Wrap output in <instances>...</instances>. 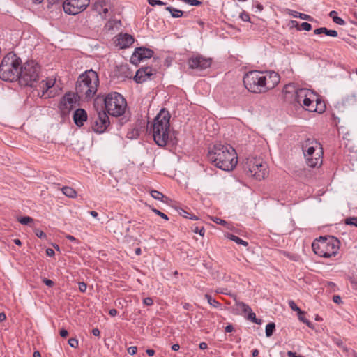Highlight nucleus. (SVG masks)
Returning a JSON list of instances; mask_svg holds the SVG:
<instances>
[{
  "label": "nucleus",
  "mask_w": 357,
  "mask_h": 357,
  "mask_svg": "<svg viewBox=\"0 0 357 357\" xmlns=\"http://www.w3.org/2000/svg\"><path fill=\"white\" fill-rule=\"evenodd\" d=\"M183 2L190 6H201L202 2L199 0H181Z\"/></svg>",
  "instance_id": "obj_36"
},
{
  "label": "nucleus",
  "mask_w": 357,
  "mask_h": 357,
  "mask_svg": "<svg viewBox=\"0 0 357 357\" xmlns=\"http://www.w3.org/2000/svg\"><path fill=\"white\" fill-rule=\"evenodd\" d=\"M333 22L339 25H344L345 24V22L343 19H342L340 17L336 16L335 17H333Z\"/></svg>",
  "instance_id": "obj_47"
},
{
  "label": "nucleus",
  "mask_w": 357,
  "mask_h": 357,
  "mask_svg": "<svg viewBox=\"0 0 357 357\" xmlns=\"http://www.w3.org/2000/svg\"><path fill=\"white\" fill-rule=\"evenodd\" d=\"M153 51L146 47L136 48L130 58V61L133 64L137 65L140 61L149 59L153 56Z\"/></svg>",
  "instance_id": "obj_17"
},
{
  "label": "nucleus",
  "mask_w": 357,
  "mask_h": 357,
  "mask_svg": "<svg viewBox=\"0 0 357 357\" xmlns=\"http://www.w3.org/2000/svg\"><path fill=\"white\" fill-rule=\"evenodd\" d=\"M240 18L244 21V22H250V15L249 14L245 12V11H243L241 14H240Z\"/></svg>",
  "instance_id": "obj_41"
},
{
  "label": "nucleus",
  "mask_w": 357,
  "mask_h": 357,
  "mask_svg": "<svg viewBox=\"0 0 357 357\" xmlns=\"http://www.w3.org/2000/svg\"><path fill=\"white\" fill-rule=\"evenodd\" d=\"M18 221L22 225H26L29 224L30 222H33V219L31 217L24 216V217H22V218H19Z\"/></svg>",
  "instance_id": "obj_35"
},
{
  "label": "nucleus",
  "mask_w": 357,
  "mask_h": 357,
  "mask_svg": "<svg viewBox=\"0 0 357 357\" xmlns=\"http://www.w3.org/2000/svg\"><path fill=\"white\" fill-rule=\"evenodd\" d=\"M289 305L293 311H296L298 314H305V312L301 311V310L296 305L294 301H289Z\"/></svg>",
  "instance_id": "obj_33"
},
{
  "label": "nucleus",
  "mask_w": 357,
  "mask_h": 357,
  "mask_svg": "<svg viewBox=\"0 0 357 357\" xmlns=\"http://www.w3.org/2000/svg\"><path fill=\"white\" fill-rule=\"evenodd\" d=\"M236 305L242 310L243 312L248 314L247 319L258 325L261 324L262 320L256 317L255 313L252 312V309L248 305L239 301L236 303Z\"/></svg>",
  "instance_id": "obj_20"
},
{
  "label": "nucleus",
  "mask_w": 357,
  "mask_h": 357,
  "mask_svg": "<svg viewBox=\"0 0 357 357\" xmlns=\"http://www.w3.org/2000/svg\"><path fill=\"white\" fill-rule=\"evenodd\" d=\"M77 98L73 93H66L61 99L59 109L62 116H66L76 107Z\"/></svg>",
  "instance_id": "obj_13"
},
{
  "label": "nucleus",
  "mask_w": 357,
  "mask_h": 357,
  "mask_svg": "<svg viewBox=\"0 0 357 357\" xmlns=\"http://www.w3.org/2000/svg\"><path fill=\"white\" fill-rule=\"evenodd\" d=\"M215 223L217 224H219V225H224L226 224V222L224 220H222L219 218H215L213 220Z\"/></svg>",
  "instance_id": "obj_52"
},
{
  "label": "nucleus",
  "mask_w": 357,
  "mask_h": 357,
  "mask_svg": "<svg viewBox=\"0 0 357 357\" xmlns=\"http://www.w3.org/2000/svg\"><path fill=\"white\" fill-rule=\"evenodd\" d=\"M166 10L171 13V15L173 17H175V18L181 17L183 14V12L182 10H178V9L175 8L172 6L167 7Z\"/></svg>",
  "instance_id": "obj_25"
},
{
  "label": "nucleus",
  "mask_w": 357,
  "mask_h": 357,
  "mask_svg": "<svg viewBox=\"0 0 357 357\" xmlns=\"http://www.w3.org/2000/svg\"><path fill=\"white\" fill-rule=\"evenodd\" d=\"M87 286L86 284L82 282H79V289L81 292H85L86 290Z\"/></svg>",
  "instance_id": "obj_50"
},
{
  "label": "nucleus",
  "mask_w": 357,
  "mask_h": 357,
  "mask_svg": "<svg viewBox=\"0 0 357 357\" xmlns=\"http://www.w3.org/2000/svg\"><path fill=\"white\" fill-rule=\"evenodd\" d=\"M287 355L288 357H302L301 356H297L296 354V353L291 351H289L287 353Z\"/></svg>",
  "instance_id": "obj_57"
},
{
  "label": "nucleus",
  "mask_w": 357,
  "mask_h": 357,
  "mask_svg": "<svg viewBox=\"0 0 357 357\" xmlns=\"http://www.w3.org/2000/svg\"><path fill=\"white\" fill-rule=\"evenodd\" d=\"M275 329V323L271 322V323L268 324L266 326V331H265L266 337H271L273 335Z\"/></svg>",
  "instance_id": "obj_28"
},
{
  "label": "nucleus",
  "mask_w": 357,
  "mask_h": 357,
  "mask_svg": "<svg viewBox=\"0 0 357 357\" xmlns=\"http://www.w3.org/2000/svg\"><path fill=\"white\" fill-rule=\"evenodd\" d=\"M328 29L326 28V27H320V28H318L317 29H315L314 31V33L316 34V35H319V34H322V33H324L327 36V31H328Z\"/></svg>",
  "instance_id": "obj_39"
},
{
  "label": "nucleus",
  "mask_w": 357,
  "mask_h": 357,
  "mask_svg": "<svg viewBox=\"0 0 357 357\" xmlns=\"http://www.w3.org/2000/svg\"><path fill=\"white\" fill-rule=\"evenodd\" d=\"M178 213L185 217V218H190V219H193V220H197V217L196 215H192L190 214V213H188L187 211L183 209V208H181L179 211H178Z\"/></svg>",
  "instance_id": "obj_30"
},
{
  "label": "nucleus",
  "mask_w": 357,
  "mask_h": 357,
  "mask_svg": "<svg viewBox=\"0 0 357 357\" xmlns=\"http://www.w3.org/2000/svg\"><path fill=\"white\" fill-rule=\"evenodd\" d=\"M301 27L302 29L309 31L312 29V25L308 22H303L301 24Z\"/></svg>",
  "instance_id": "obj_44"
},
{
  "label": "nucleus",
  "mask_w": 357,
  "mask_h": 357,
  "mask_svg": "<svg viewBox=\"0 0 357 357\" xmlns=\"http://www.w3.org/2000/svg\"><path fill=\"white\" fill-rule=\"evenodd\" d=\"M180 349V346L178 344H174L172 346V349L173 351H178Z\"/></svg>",
  "instance_id": "obj_63"
},
{
  "label": "nucleus",
  "mask_w": 357,
  "mask_h": 357,
  "mask_svg": "<svg viewBox=\"0 0 357 357\" xmlns=\"http://www.w3.org/2000/svg\"><path fill=\"white\" fill-rule=\"evenodd\" d=\"M246 169L252 176L258 180L264 179L268 174L267 165L260 159L250 158L246 162Z\"/></svg>",
  "instance_id": "obj_11"
},
{
  "label": "nucleus",
  "mask_w": 357,
  "mask_h": 357,
  "mask_svg": "<svg viewBox=\"0 0 357 357\" xmlns=\"http://www.w3.org/2000/svg\"><path fill=\"white\" fill-rule=\"evenodd\" d=\"M43 282L45 285H47V286H48V287H53V286H54V282L52 280H50V279H47V278H43Z\"/></svg>",
  "instance_id": "obj_48"
},
{
  "label": "nucleus",
  "mask_w": 357,
  "mask_h": 357,
  "mask_svg": "<svg viewBox=\"0 0 357 357\" xmlns=\"http://www.w3.org/2000/svg\"><path fill=\"white\" fill-rule=\"evenodd\" d=\"M21 65L22 61L16 54H8L3 58L0 65V78L8 82L18 80Z\"/></svg>",
  "instance_id": "obj_5"
},
{
  "label": "nucleus",
  "mask_w": 357,
  "mask_h": 357,
  "mask_svg": "<svg viewBox=\"0 0 357 357\" xmlns=\"http://www.w3.org/2000/svg\"><path fill=\"white\" fill-rule=\"evenodd\" d=\"M192 231H193V232H195L196 234H199L202 236H204V234H205V229L203 227H195L192 229Z\"/></svg>",
  "instance_id": "obj_40"
},
{
  "label": "nucleus",
  "mask_w": 357,
  "mask_h": 357,
  "mask_svg": "<svg viewBox=\"0 0 357 357\" xmlns=\"http://www.w3.org/2000/svg\"><path fill=\"white\" fill-rule=\"evenodd\" d=\"M99 86L98 73L93 70H86L80 75L76 83V93L79 98L91 99L96 93Z\"/></svg>",
  "instance_id": "obj_4"
},
{
  "label": "nucleus",
  "mask_w": 357,
  "mask_h": 357,
  "mask_svg": "<svg viewBox=\"0 0 357 357\" xmlns=\"http://www.w3.org/2000/svg\"><path fill=\"white\" fill-rule=\"evenodd\" d=\"M333 301L334 303H337V304H339L342 302L341 298L338 295H334L333 296Z\"/></svg>",
  "instance_id": "obj_54"
},
{
  "label": "nucleus",
  "mask_w": 357,
  "mask_h": 357,
  "mask_svg": "<svg viewBox=\"0 0 357 357\" xmlns=\"http://www.w3.org/2000/svg\"><path fill=\"white\" fill-rule=\"evenodd\" d=\"M107 4L106 1L105 0H101V1H98L96 3V8L98 9L99 7H100L102 10V13L103 14H107L108 13V8H104V6H105Z\"/></svg>",
  "instance_id": "obj_31"
},
{
  "label": "nucleus",
  "mask_w": 357,
  "mask_h": 357,
  "mask_svg": "<svg viewBox=\"0 0 357 357\" xmlns=\"http://www.w3.org/2000/svg\"><path fill=\"white\" fill-rule=\"evenodd\" d=\"M46 254L49 257H52L55 255V252L52 248H47L46 250Z\"/></svg>",
  "instance_id": "obj_55"
},
{
  "label": "nucleus",
  "mask_w": 357,
  "mask_h": 357,
  "mask_svg": "<svg viewBox=\"0 0 357 357\" xmlns=\"http://www.w3.org/2000/svg\"><path fill=\"white\" fill-rule=\"evenodd\" d=\"M62 192L66 196L70 198H74L77 196V192L71 187H63Z\"/></svg>",
  "instance_id": "obj_24"
},
{
  "label": "nucleus",
  "mask_w": 357,
  "mask_h": 357,
  "mask_svg": "<svg viewBox=\"0 0 357 357\" xmlns=\"http://www.w3.org/2000/svg\"><path fill=\"white\" fill-rule=\"evenodd\" d=\"M55 84V79L47 78L45 80H42L38 84V89H36L37 96L40 98H48L53 97L54 94L52 91H49Z\"/></svg>",
  "instance_id": "obj_16"
},
{
  "label": "nucleus",
  "mask_w": 357,
  "mask_h": 357,
  "mask_svg": "<svg viewBox=\"0 0 357 357\" xmlns=\"http://www.w3.org/2000/svg\"><path fill=\"white\" fill-rule=\"evenodd\" d=\"M87 113L84 109H77L73 114V121L76 126L81 127L87 120Z\"/></svg>",
  "instance_id": "obj_22"
},
{
  "label": "nucleus",
  "mask_w": 357,
  "mask_h": 357,
  "mask_svg": "<svg viewBox=\"0 0 357 357\" xmlns=\"http://www.w3.org/2000/svg\"><path fill=\"white\" fill-rule=\"evenodd\" d=\"M205 298L207 300L208 303L213 307L215 308H219L221 306V304L215 298H213L211 295L205 294Z\"/></svg>",
  "instance_id": "obj_26"
},
{
  "label": "nucleus",
  "mask_w": 357,
  "mask_h": 357,
  "mask_svg": "<svg viewBox=\"0 0 357 357\" xmlns=\"http://www.w3.org/2000/svg\"><path fill=\"white\" fill-rule=\"evenodd\" d=\"M89 3L90 0H66L63 8L66 13L75 15L84 11Z\"/></svg>",
  "instance_id": "obj_12"
},
{
  "label": "nucleus",
  "mask_w": 357,
  "mask_h": 357,
  "mask_svg": "<svg viewBox=\"0 0 357 357\" xmlns=\"http://www.w3.org/2000/svg\"><path fill=\"white\" fill-rule=\"evenodd\" d=\"M229 238L234 242H236L237 244L242 245L243 246H248V243L245 241L241 239L237 236H235L234 234H229Z\"/></svg>",
  "instance_id": "obj_27"
},
{
  "label": "nucleus",
  "mask_w": 357,
  "mask_h": 357,
  "mask_svg": "<svg viewBox=\"0 0 357 357\" xmlns=\"http://www.w3.org/2000/svg\"><path fill=\"white\" fill-rule=\"evenodd\" d=\"M99 101L104 102L105 112L113 116H121L125 112L127 105L125 98L117 92H111L106 96H98L95 102L98 103Z\"/></svg>",
  "instance_id": "obj_6"
},
{
  "label": "nucleus",
  "mask_w": 357,
  "mask_h": 357,
  "mask_svg": "<svg viewBox=\"0 0 357 357\" xmlns=\"http://www.w3.org/2000/svg\"><path fill=\"white\" fill-rule=\"evenodd\" d=\"M315 94L312 92V96H307L304 100L303 102V105L306 107V109L310 112H318L319 113H322L324 111V105H321V101H319L318 99L316 100L317 103L314 106L313 104L314 99L315 98Z\"/></svg>",
  "instance_id": "obj_18"
},
{
  "label": "nucleus",
  "mask_w": 357,
  "mask_h": 357,
  "mask_svg": "<svg viewBox=\"0 0 357 357\" xmlns=\"http://www.w3.org/2000/svg\"><path fill=\"white\" fill-rule=\"evenodd\" d=\"M59 334L62 337H66L68 335V332L67 330L64 329V328H61L60 330V332H59Z\"/></svg>",
  "instance_id": "obj_53"
},
{
  "label": "nucleus",
  "mask_w": 357,
  "mask_h": 357,
  "mask_svg": "<svg viewBox=\"0 0 357 357\" xmlns=\"http://www.w3.org/2000/svg\"><path fill=\"white\" fill-rule=\"evenodd\" d=\"M153 75L152 68L149 66L142 67L137 70L134 77V80L137 83H143Z\"/></svg>",
  "instance_id": "obj_19"
},
{
  "label": "nucleus",
  "mask_w": 357,
  "mask_h": 357,
  "mask_svg": "<svg viewBox=\"0 0 357 357\" xmlns=\"http://www.w3.org/2000/svg\"><path fill=\"white\" fill-rule=\"evenodd\" d=\"M68 344L69 345L73 348H77L79 344L78 340L75 337L70 338L68 340Z\"/></svg>",
  "instance_id": "obj_37"
},
{
  "label": "nucleus",
  "mask_w": 357,
  "mask_h": 357,
  "mask_svg": "<svg viewBox=\"0 0 357 357\" xmlns=\"http://www.w3.org/2000/svg\"><path fill=\"white\" fill-rule=\"evenodd\" d=\"M110 122L107 113L105 110L100 111L98 112L97 117L92 125V129L97 133H102L106 130Z\"/></svg>",
  "instance_id": "obj_14"
},
{
  "label": "nucleus",
  "mask_w": 357,
  "mask_h": 357,
  "mask_svg": "<svg viewBox=\"0 0 357 357\" xmlns=\"http://www.w3.org/2000/svg\"><path fill=\"white\" fill-rule=\"evenodd\" d=\"M282 93L286 100L296 102L301 105L307 96H310L312 94L311 90L305 88L297 89L294 84L285 85Z\"/></svg>",
  "instance_id": "obj_10"
},
{
  "label": "nucleus",
  "mask_w": 357,
  "mask_h": 357,
  "mask_svg": "<svg viewBox=\"0 0 357 357\" xmlns=\"http://www.w3.org/2000/svg\"><path fill=\"white\" fill-rule=\"evenodd\" d=\"M298 319L300 321L305 323L309 328H313V324L304 317V314H298Z\"/></svg>",
  "instance_id": "obj_34"
},
{
  "label": "nucleus",
  "mask_w": 357,
  "mask_h": 357,
  "mask_svg": "<svg viewBox=\"0 0 357 357\" xmlns=\"http://www.w3.org/2000/svg\"><path fill=\"white\" fill-rule=\"evenodd\" d=\"M149 3L152 6H154L155 5H165V3L161 1L160 0H147Z\"/></svg>",
  "instance_id": "obj_45"
},
{
  "label": "nucleus",
  "mask_w": 357,
  "mask_h": 357,
  "mask_svg": "<svg viewBox=\"0 0 357 357\" xmlns=\"http://www.w3.org/2000/svg\"><path fill=\"white\" fill-rule=\"evenodd\" d=\"M143 303L144 305L151 306L153 304V301L151 298L147 297L144 298Z\"/></svg>",
  "instance_id": "obj_46"
},
{
  "label": "nucleus",
  "mask_w": 357,
  "mask_h": 357,
  "mask_svg": "<svg viewBox=\"0 0 357 357\" xmlns=\"http://www.w3.org/2000/svg\"><path fill=\"white\" fill-rule=\"evenodd\" d=\"M6 319V315L4 312L0 313V322H2Z\"/></svg>",
  "instance_id": "obj_62"
},
{
  "label": "nucleus",
  "mask_w": 357,
  "mask_h": 357,
  "mask_svg": "<svg viewBox=\"0 0 357 357\" xmlns=\"http://www.w3.org/2000/svg\"><path fill=\"white\" fill-rule=\"evenodd\" d=\"M302 150L307 165L315 167L321 164L320 144L314 139L308 138L302 143Z\"/></svg>",
  "instance_id": "obj_9"
},
{
  "label": "nucleus",
  "mask_w": 357,
  "mask_h": 357,
  "mask_svg": "<svg viewBox=\"0 0 357 357\" xmlns=\"http://www.w3.org/2000/svg\"><path fill=\"white\" fill-rule=\"evenodd\" d=\"M146 352L149 356H153L155 354V351L151 349H147Z\"/></svg>",
  "instance_id": "obj_61"
},
{
  "label": "nucleus",
  "mask_w": 357,
  "mask_h": 357,
  "mask_svg": "<svg viewBox=\"0 0 357 357\" xmlns=\"http://www.w3.org/2000/svg\"><path fill=\"white\" fill-rule=\"evenodd\" d=\"M280 82V76L275 71L252 70L243 77L245 87L250 92L261 93L273 89Z\"/></svg>",
  "instance_id": "obj_1"
},
{
  "label": "nucleus",
  "mask_w": 357,
  "mask_h": 357,
  "mask_svg": "<svg viewBox=\"0 0 357 357\" xmlns=\"http://www.w3.org/2000/svg\"><path fill=\"white\" fill-rule=\"evenodd\" d=\"M170 114L162 109L154 119L151 126V131L155 142L160 147H164L170 139Z\"/></svg>",
  "instance_id": "obj_3"
},
{
  "label": "nucleus",
  "mask_w": 357,
  "mask_h": 357,
  "mask_svg": "<svg viewBox=\"0 0 357 357\" xmlns=\"http://www.w3.org/2000/svg\"><path fill=\"white\" fill-rule=\"evenodd\" d=\"M208 160L224 171L232 170L237 164L235 149L229 144H215L207 154Z\"/></svg>",
  "instance_id": "obj_2"
},
{
  "label": "nucleus",
  "mask_w": 357,
  "mask_h": 357,
  "mask_svg": "<svg viewBox=\"0 0 357 357\" xmlns=\"http://www.w3.org/2000/svg\"><path fill=\"white\" fill-rule=\"evenodd\" d=\"M20 75L18 78L22 86L34 87L39 79L40 66L36 61L31 60L21 65Z\"/></svg>",
  "instance_id": "obj_8"
},
{
  "label": "nucleus",
  "mask_w": 357,
  "mask_h": 357,
  "mask_svg": "<svg viewBox=\"0 0 357 357\" xmlns=\"http://www.w3.org/2000/svg\"><path fill=\"white\" fill-rule=\"evenodd\" d=\"M199 347L200 349L204 350V349H207L208 345L206 342H203L199 344Z\"/></svg>",
  "instance_id": "obj_59"
},
{
  "label": "nucleus",
  "mask_w": 357,
  "mask_h": 357,
  "mask_svg": "<svg viewBox=\"0 0 357 357\" xmlns=\"http://www.w3.org/2000/svg\"><path fill=\"white\" fill-rule=\"evenodd\" d=\"M33 357H41V354L38 351L33 352Z\"/></svg>",
  "instance_id": "obj_64"
},
{
  "label": "nucleus",
  "mask_w": 357,
  "mask_h": 357,
  "mask_svg": "<svg viewBox=\"0 0 357 357\" xmlns=\"http://www.w3.org/2000/svg\"><path fill=\"white\" fill-rule=\"evenodd\" d=\"M188 63L191 69L203 70L211 66L212 61L210 58H206L199 54L189 58Z\"/></svg>",
  "instance_id": "obj_15"
},
{
  "label": "nucleus",
  "mask_w": 357,
  "mask_h": 357,
  "mask_svg": "<svg viewBox=\"0 0 357 357\" xmlns=\"http://www.w3.org/2000/svg\"><path fill=\"white\" fill-rule=\"evenodd\" d=\"M118 312L116 309H111L109 310V315H111L112 317H114L117 314Z\"/></svg>",
  "instance_id": "obj_58"
},
{
  "label": "nucleus",
  "mask_w": 357,
  "mask_h": 357,
  "mask_svg": "<svg viewBox=\"0 0 357 357\" xmlns=\"http://www.w3.org/2000/svg\"><path fill=\"white\" fill-rule=\"evenodd\" d=\"M234 331V327L232 325H227L226 327H225V331L226 333H231Z\"/></svg>",
  "instance_id": "obj_56"
},
{
  "label": "nucleus",
  "mask_w": 357,
  "mask_h": 357,
  "mask_svg": "<svg viewBox=\"0 0 357 357\" xmlns=\"http://www.w3.org/2000/svg\"><path fill=\"white\" fill-rule=\"evenodd\" d=\"M327 36H332V37H337V32L335 30H328L327 31Z\"/></svg>",
  "instance_id": "obj_51"
},
{
  "label": "nucleus",
  "mask_w": 357,
  "mask_h": 357,
  "mask_svg": "<svg viewBox=\"0 0 357 357\" xmlns=\"http://www.w3.org/2000/svg\"><path fill=\"white\" fill-rule=\"evenodd\" d=\"M92 333L95 336H99L100 335V331L98 328H93Z\"/></svg>",
  "instance_id": "obj_60"
},
{
  "label": "nucleus",
  "mask_w": 357,
  "mask_h": 357,
  "mask_svg": "<svg viewBox=\"0 0 357 357\" xmlns=\"http://www.w3.org/2000/svg\"><path fill=\"white\" fill-rule=\"evenodd\" d=\"M344 222L348 225L357 227V217H350L345 219Z\"/></svg>",
  "instance_id": "obj_32"
},
{
  "label": "nucleus",
  "mask_w": 357,
  "mask_h": 357,
  "mask_svg": "<svg viewBox=\"0 0 357 357\" xmlns=\"http://www.w3.org/2000/svg\"><path fill=\"white\" fill-rule=\"evenodd\" d=\"M293 17L301 18L302 20H308L312 22L313 20V18L307 14L301 13L297 11H294V13H292Z\"/></svg>",
  "instance_id": "obj_29"
},
{
  "label": "nucleus",
  "mask_w": 357,
  "mask_h": 357,
  "mask_svg": "<svg viewBox=\"0 0 357 357\" xmlns=\"http://www.w3.org/2000/svg\"><path fill=\"white\" fill-rule=\"evenodd\" d=\"M127 351H128V353L129 354H130V355H134V354H135L137 353V347H135V346H133V347H128V348Z\"/></svg>",
  "instance_id": "obj_49"
},
{
  "label": "nucleus",
  "mask_w": 357,
  "mask_h": 357,
  "mask_svg": "<svg viewBox=\"0 0 357 357\" xmlns=\"http://www.w3.org/2000/svg\"><path fill=\"white\" fill-rule=\"evenodd\" d=\"M340 241L333 236H320L312 243L313 252L322 257L335 256L340 248Z\"/></svg>",
  "instance_id": "obj_7"
},
{
  "label": "nucleus",
  "mask_w": 357,
  "mask_h": 357,
  "mask_svg": "<svg viewBox=\"0 0 357 357\" xmlns=\"http://www.w3.org/2000/svg\"><path fill=\"white\" fill-rule=\"evenodd\" d=\"M152 211L158 215L160 216L162 218L165 219V220H169V218L168 216L165 214L164 213L160 211L158 209H155V208H153Z\"/></svg>",
  "instance_id": "obj_42"
},
{
  "label": "nucleus",
  "mask_w": 357,
  "mask_h": 357,
  "mask_svg": "<svg viewBox=\"0 0 357 357\" xmlns=\"http://www.w3.org/2000/svg\"><path fill=\"white\" fill-rule=\"evenodd\" d=\"M151 195L155 199L160 200L162 202H166V200L167 199V197H165L162 192L155 190L151 191Z\"/></svg>",
  "instance_id": "obj_23"
},
{
  "label": "nucleus",
  "mask_w": 357,
  "mask_h": 357,
  "mask_svg": "<svg viewBox=\"0 0 357 357\" xmlns=\"http://www.w3.org/2000/svg\"><path fill=\"white\" fill-rule=\"evenodd\" d=\"M134 38L128 33H121L116 38V45L121 49H125L130 46L134 43Z\"/></svg>",
  "instance_id": "obj_21"
},
{
  "label": "nucleus",
  "mask_w": 357,
  "mask_h": 357,
  "mask_svg": "<svg viewBox=\"0 0 357 357\" xmlns=\"http://www.w3.org/2000/svg\"><path fill=\"white\" fill-rule=\"evenodd\" d=\"M352 289L357 290V278L351 277L349 279Z\"/></svg>",
  "instance_id": "obj_43"
},
{
  "label": "nucleus",
  "mask_w": 357,
  "mask_h": 357,
  "mask_svg": "<svg viewBox=\"0 0 357 357\" xmlns=\"http://www.w3.org/2000/svg\"><path fill=\"white\" fill-rule=\"evenodd\" d=\"M34 233L39 238L44 239L47 237L46 234L38 229H35Z\"/></svg>",
  "instance_id": "obj_38"
}]
</instances>
